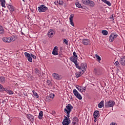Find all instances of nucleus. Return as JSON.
<instances>
[{"mask_svg": "<svg viewBox=\"0 0 125 125\" xmlns=\"http://www.w3.org/2000/svg\"><path fill=\"white\" fill-rule=\"evenodd\" d=\"M72 109H73V106L70 104H68L66 106V108H64V112L65 114H67V118H70V113L72 112Z\"/></svg>", "mask_w": 125, "mask_h": 125, "instance_id": "1", "label": "nucleus"}, {"mask_svg": "<svg viewBox=\"0 0 125 125\" xmlns=\"http://www.w3.org/2000/svg\"><path fill=\"white\" fill-rule=\"evenodd\" d=\"M38 9L39 12H45L48 9V8L44 5H41L38 7Z\"/></svg>", "mask_w": 125, "mask_h": 125, "instance_id": "2", "label": "nucleus"}, {"mask_svg": "<svg viewBox=\"0 0 125 125\" xmlns=\"http://www.w3.org/2000/svg\"><path fill=\"white\" fill-rule=\"evenodd\" d=\"M115 105V102L114 101H109L105 102V106L106 108H109V107H113Z\"/></svg>", "mask_w": 125, "mask_h": 125, "instance_id": "3", "label": "nucleus"}, {"mask_svg": "<svg viewBox=\"0 0 125 125\" xmlns=\"http://www.w3.org/2000/svg\"><path fill=\"white\" fill-rule=\"evenodd\" d=\"M65 119H63L62 124L63 125H69L71 124V120L69 117H65Z\"/></svg>", "mask_w": 125, "mask_h": 125, "instance_id": "4", "label": "nucleus"}, {"mask_svg": "<svg viewBox=\"0 0 125 125\" xmlns=\"http://www.w3.org/2000/svg\"><path fill=\"white\" fill-rule=\"evenodd\" d=\"M73 93L75 96L77 97L79 100H82L83 99V97H82V95L80 94V93L77 91V89H73Z\"/></svg>", "mask_w": 125, "mask_h": 125, "instance_id": "5", "label": "nucleus"}, {"mask_svg": "<svg viewBox=\"0 0 125 125\" xmlns=\"http://www.w3.org/2000/svg\"><path fill=\"white\" fill-rule=\"evenodd\" d=\"M86 68H87V64L86 63H82L81 65L80 66L81 72H82L83 73H84L86 70Z\"/></svg>", "mask_w": 125, "mask_h": 125, "instance_id": "6", "label": "nucleus"}, {"mask_svg": "<svg viewBox=\"0 0 125 125\" xmlns=\"http://www.w3.org/2000/svg\"><path fill=\"white\" fill-rule=\"evenodd\" d=\"M54 35H55V31L54 29H51L48 31L47 35L48 38H49L50 39L51 38H53Z\"/></svg>", "mask_w": 125, "mask_h": 125, "instance_id": "7", "label": "nucleus"}, {"mask_svg": "<svg viewBox=\"0 0 125 125\" xmlns=\"http://www.w3.org/2000/svg\"><path fill=\"white\" fill-rule=\"evenodd\" d=\"M52 77L55 79V80H58V81L62 80V75H59L56 73H53Z\"/></svg>", "mask_w": 125, "mask_h": 125, "instance_id": "8", "label": "nucleus"}, {"mask_svg": "<svg viewBox=\"0 0 125 125\" xmlns=\"http://www.w3.org/2000/svg\"><path fill=\"white\" fill-rule=\"evenodd\" d=\"M117 37H118V35L115 34L114 33H112L109 36V42H113L114 40L117 38Z\"/></svg>", "mask_w": 125, "mask_h": 125, "instance_id": "9", "label": "nucleus"}, {"mask_svg": "<svg viewBox=\"0 0 125 125\" xmlns=\"http://www.w3.org/2000/svg\"><path fill=\"white\" fill-rule=\"evenodd\" d=\"M24 55L27 59V60L29 61V62H33V59L32 58V57H31V54H30L27 52H25Z\"/></svg>", "mask_w": 125, "mask_h": 125, "instance_id": "10", "label": "nucleus"}, {"mask_svg": "<svg viewBox=\"0 0 125 125\" xmlns=\"http://www.w3.org/2000/svg\"><path fill=\"white\" fill-rule=\"evenodd\" d=\"M2 41L4 42H6V43H9V42H12V38H7V37H3L2 38Z\"/></svg>", "mask_w": 125, "mask_h": 125, "instance_id": "11", "label": "nucleus"}, {"mask_svg": "<svg viewBox=\"0 0 125 125\" xmlns=\"http://www.w3.org/2000/svg\"><path fill=\"white\" fill-rule=\"evenodd\" d=\"M83 43L84 45H88V44H90V40L87 39H83Z\"/></svg>", "mask_w": 125, "mask_h": 125, "instance_id": "12", "label": "nucleus"}, {"mask_svg": "<svg viewBox=\"0 0 125 125\" xmlns=\"http://www.w3.org/2000/svg\"><path fill=\"white\" fill-rule=\"evenodd\" d=\"M72 124L73 125H79V119L77 117H73L72 119Z\"/></svg>", "mask_w": 125, "mask_h": 125, "instance_id": "13", "label": "nucleus"}, {"mask_svg": "<svg viewBox=\"0 0 125 125\" xmlns=\"http://www.w3.org/2000/svg\"><path fill=\"white\" fill-rule=\"evenodd\" d=\"M52 54H53V55H58V47H54L52 51Z\"/></svg>", "mask_w": 125, "mask_h": 125, "instance_id": "14", "label": "nucleus"}, {"mask_svg": "<svg viewBox=\"0 0 125 125\" xmlns=\"http://www.w3.org/2000/svg\"><path fill=\"white\" fill-rule=\"evenodd\" d=\"M74 18V14H72L70 15L69 17V22L71 26L74 27V22L73 21V19Z\"/></svg>", "mask_w": 125, "mask_h": 125, "instance_id": "15", "label": "nucleus"}, {"mask_svg": "<svg viewBox=\"0 0 125 125\" xmlns=\"http://www.w3.org/2000/svg\"><path fill=\"white\" fill-rule=\"evenodd\" d=\"M26 118L31 122H34V116L31 114H28L26 115Z\"/></svg>", "mask_w": 125, "mask_h": 125, "instance_id": "16", "label": "nucleus"}, {"mask_svg": "<svg viewBox=\"0 0 125 125\" xmlns=\"http://www.w3.org/2000/svg\"><path fill=\"white\" fill-rule=\"evenodd\" d=\"M94 73L95 74V75H97L98 76L101 75V71L99 68H95L94 69Z\"/></svg>", "mask_w": 125, "mask_h": 125, "instance_id": "17", "label": "nucleus"}, {"mask_svg": "<svg viewBox=\"0 0 125 125\" xmlns=\"http://www.w3.org/2000/svg\"><path fill=\"white\" fill-rule=\"evenodd\" d=\"M9 87H8V88H5V91L8 93V94H9L10 95H12L13 94V92L11 90H9Z\"/></svg>", "mask_w": 125, "mask_h": 125, "instance_id": "18", "label": "nucleus"}, {"mask_svg": "<svg viewBox=\"0 0 125 125\" xmlns=\"http://www.w3.org/2000/svg\"><path fill=\"white\" fill-rule=\"evenodd\" d=\"M77 59H78L77 58H75L74 57H71L70 58V61H71L72 62H73L74 64H76V63L78 62V61H77Z\"/></svg>", "mask_w": 125, "mask_h": 125, "instance_id": "19", "label": "nucleus"}, {"mask_svg": "<svg viewBox=\"0 0 125 125\" xmlns=\"http://www.w3.org/2000/svg\"><path fill=\"white\" fill-rule=\"evenodd\" d=\"M98 115H99V111L96 110L93 114L94 118L96 120V118L98 117Z\"/></svg>", "mask_w": 125, "mask_h": 125, "instance_id": "20", "label": "nucleus"}, {"mask_svg": "<svg viewBox=\"0 0 125 125\" xmlns=\"http://www.w3.org/2000/svg\"><path fill=\"white\" fill-rule=\"evenodd\" d=\"M87 5H89V6H91V7H93L94 5H95V3L93 1H91L89 0L88 4Z\"/></svg>", "mask_w": 125, "mask_h": 125, "instance_id": "21", "label": "nucleus"}, {"mask_svg": "<svg viewBox=\"0 0 125 125\" xmlns=\"http://www.w3.org/2000/svg\"><path fill=\"white\" fill-rule=\"evenodd\" d=\"M83 74V71L77 72L75 74L76 78H80V77H81V76H82V75Z\"/></svg>", "mask_w": 125, "mask_h": 125, "instance_id": "22", "label": "nucleus"}, {"mask_svg": "<svg viewBox=\"0 0 125 125\" xmlns=\"http://www.w3.org/2000/svg\"><path fill=\"white\" fill-rule=\"evenodd\" d=\"M43 116V112H42V111H40L38 116V118L39 120H42V119Z\"/></svg>", "mask_w": 125, "mask_h": 125, "instance_id": "23", "label": "nucleus"}, {"mask_svg": "<svg viewBox=\"0 0 125 125\" xmlns=\"http://www.w3.org/2000/svg\"><path fill=\"white\" fill-rule=\"evenodd\" d=\"M7 8H8V9H9L10 11H12V12L14 11V7H13V6L11 5H8L7 6Z\"/></svg>", "mask_w": 125, "mask_h": 125, "instance_id": "24", "label": "nucleus"}, {"mask_svg": "<svg viewBox=\"0 0 125 125\" xmlns=\"http://www.w3.org/2000/svg\"><path fill=\"white\" fill-rule=\"evenodd\" d=\"M102 1H103V2H104V3H106V4H107L108 6H111V5H112L111 3L107 0H102Z\"/></svg>", "mask_w": 125, "mask_h": 125, "instance_id": "25", "label": "nucleus"}, {"mask_svg": "<svg viewBox=\"0 0 125 125\" xmlns=\"http://www.w3.org/2000/svg\"><path fill=\"white\" fill-rule=\"evenodd\" d=\"M6 88L3 87V86L0 84V92H3L4 91H5V89Z\"/></svg>", "mask_w": 125, "mask_h": 125, "instance_id": "26", "label": "nucleus"}, {"mask_svg": "<svg viewBox=\"0 0 125 125\" xmlns=\"http://www.w3.org/2000/svg\"><path fill=\"white\" fill-rule=\"evenodd\" d=\"M0 4L2 7H5V0H0Z\"/></svg>", "mask_w": 125, "mask_h": 125, "instance_id": "27", "label": "nucleus"}, {"mask_svg": "<svg viewBox=\"0 0 125 125\" xmlns=\"http://www.w3.org/2000/svg\"><path fill=\"white\" fill-rule=\"evenodd\" d=\"M0 82H1V83H5V78L3 76H0Z\"/></svg>", "mask_w": 125, "mask_h": 125, "instance_id": "28", "label": "nucleus"}, {"mask_svg": "<svg viewBox=\"0 0 125 125\" xmlns=\"http://www.w3.org/2000/svg\"><path fill=\"white\" fill-rule=\"evenodd\" d=\"M104 106V101H102L99 104L98 107L99 108H102Z\"/></svg>", "mask_w": 125, "mask_h": 125, "instance_id": "29", "label": "nucleus"}, {"mask_svg": "<svg viewBox=\"0 0 125 125\" xmlns=\"http://www.w3.org/2000/svg\"><path fill=\"white\" fill-rule=\"evenodd\" d=\"M76 88H77V89H78V90H79V91H80V92H83V90H82L83 87L77 85L76 86Z\"/></svg>", "mask_w": 125, "mask_h": 125, "instance_id": "30", "label": "nucleus"}, {"mask_svg": "<svg viewBox=\"0 0 125 125\" xmlns=\"http://www.w3.org/2000/svg\"><path fill=\"white\" fill-rule=\"evenodd\" d=\"M90 0H82V1L83 4L85 5H87L88 4V2H89Z\"/></svg>", "mask_w": 125, "mask_h": 125, "instance_id": "31", "label": "nucleus"}, {"mask_svg": "<svg viewBox=\"0 0 125 125\" xmlns=\"http://www.w3.org/2000/svg\"><path fill=\"white\" fill-rule=\"evenodd\" d=\"M0 34L1 35L4 34V29H3V27H2L1 26H0Z\"/></svg>", "mask_w": 125, "mask_h": 125, "instance_id": "32", "label": "nucleus"}, {"mask_svg": "<svg viewBox=\"0 0 125 125\" xmlns=\"http://www.w3.org/2000/svg\"><path fill=\"white\" fill-rule=\"evenodd\" d=\"M33 92V94L34 96H35V97H37V98H39V97H40L39 96V94H38V93L36 92L35 90H33L32 91Z\"/></svg>", "mask_w": 125, "mask_h": 125, "instance_id": "33", "label": "nucleus"}, {"mask_svg": "<svg viewBox=\"0 0 125 125\" xmlns=\"http://www.w3.org/2000/svg\"><path fill=\"white\" fill-rule=\"evenodd\" d=\"M75 4L77 7H78V8H81V7H82V5L79 2H76Z\"/></svg>", "mask_w": 125, "mask_h": 125, "instance_id": "34", "label": "nucleus"}, {"mask_svg": "<svg viewBox=\"0 0 125 125\" xmlns=\"http://www.w3.org/2000/svg\"><path fill=\"white\" fill-rule=\"evenodd\" d=\"M102 33L104 36H107L108 35V31L107 30H102Z\"/></svg>", "mask_w": 125, "mask_h": 125, "instance_id": "35", "label": "nucleus"}, {"mask_svg": "<svg viewBox=\"0 0 125 125\" xmlns=\"http://www.w3.org/2000/svg\"><path fill=\"white\" fill-rule=\"evenodd\" d=\"M95 56L96 58H97L98 61H101V57H100V56H99L97 54H96L95 55Z\"/></svg>", "mask_w": 125, "mask_h": 125, "instance_id": "36", "label": "nucleus"}, {"mask_svg": "<svg viewBox=\"0 0 125 125\" xmlns=\"http://www.w3.org/2000/svg\"><path fill=\"white\" fill-rule=\"evenodd\" d=\"M45 101L46 102H50L51 101V100L50 99V98L49 97V96H47L45 99Z\"/></svg>", "mask_w": 125, "mask_h": 125, "instance_id": "37", "label": "nucleus"}, {"mask_svg": "<svg viewBox=\"0 0 125 125\" xmlns=\"http://www.w3.org/2000/svg\"><path fill=\"white\" fill-rule=\"evenodd\" d=\"M35 72L37 75H38V76H39V75L41 74V73L40 72V70L38 69V68H36L35 69Z\"/></svg>", "mask_w": 125, "mask_h": 125, "instance_id": "38", "label": "nucleus"}, {"mask_svg": "<svg viewBox=\"0 0 125 125\" xmlns=\"http://www.w3.org/2000/svg\"><path fill=\"white\" fill-rule=\"evenodd\" d=\"M55 96V95H54L53 93L50 94L49 98H51L52 99H53L54 98V97Z\"/></svg>", "mask_w": 125, "mask_h": 125, "instance_id": "39", "label": "nucleus"}, {"mask_svg": "<svg viewBox=\"0 0 125 125\" xmlns=\"http://www.w3.org/2000/svg\"><path fill=\"white\" fill-rule=\"evenodd\" d=\"M75 65H76V68H78L79 70H81V66H80L79 64H78V62H76L75 63Z\"/></svg>", "mask_w": 125, "mask_h": 125, "instance_id": "40", "label": "nucleus"}, {"mask_svg": "<svg viewBox=\"0 0 125 125\" xmlns=\"http://www.w3.org/2000/svg\"><path fill=\"white\" fill-rule=\"evenodd\" d=\"M73 57L75 58H78V55H77V53H76V52H74L73 53Z\"/></svg>", "mask_w": 125, "mask_h": 125, "instance_id": "41", "label": "nucleus"}, {"mask_svg": "<svg viewBox=\"0 0 125 125\" xmlns=\"http://www.w3.org/2000/svg\"><path fill=\"white\" fill-rule=\"evenodd\" d=\"M31 56L32 57V58H33V59H37V57L35 55L31 54Z\"/></svg>", "mask_w": 125, "mask_h": 125, "instance_id": "42", "label": "nucleus"}, {"mask_svg": "<svg viewBox=\"0 0 125 125\" xmlns=\"http://www.w3.org/2000/svg\"><path fill=\"white\" fill-rule=\"evenodd\" d=\"M63 2L62 0H59V4H60V5H63Z\"/></svg>", "mask_w": 125, "mask_h": 125, "instance_id": "43", "label": "nucleus"}, {"mask_svg": "<svg viewBox=\"0 0 125 125\" xmlns=\"http://www.w3.org/2000/svg\"><path fill=\"white\" fill-rule=\"evenodd\" d=\"M63 42H65V44H66V45H68V41H67V40L64 39Z\"/></svg>", "mask_w": 125, "mask_h": 125, "instance_id": "44", "label": "nucleus"}, {"mask_svg": "<svg viewBox=\"0 0 125 125\" xmlns=\"http://www.w3.org/2000/svg\"><path fill=\"white\" fill-rule=\"evenodd\" d=\"M86 89V88H85V87H82V90L83 91V92H85Z\"/></svg>", "mask_w": 125, "mask_h": 125, "instance_id": "45", "label": "nucleus"}, {"mask_svg": "<svg viewBox=\"0 0 125 125\" xmlns=\"http://www.w3.org/2000/svg\"><path fill=\"white\" fill-rule=\"evenodd\" d=\"M114 65H115V66H117V65H119V62H118V61L115 62L114 63Z\"/></svg>", "mask_w": 125, "mask_h": 125, "instance_id": "46", "label": "nucleus"}, {"mask_svg": "<svg viewBox=\"0 0 125 125\" xmlns=\"http://www.w3.org/2000/svg\"><path fill=\"white\" fill-rule=\"evenodd\" d=\"M110 125H117V124L116 123L112 122L110 124Z\"/></svg>", "mask_w": 125, "mask_h": 125, "instance_id": "47", "label": "nucleus"}, {"mask_svg": "<svg viewBox=\"0 0 125 125\" xmlns=\"http://www.w3.org/2000/svg\"><path fill=\"white\" fill-rule=\"evenodd\" d=\"M94 122H95V123H96V119H95L94 118Z\"/></svg>", "mask_w": 125, "mask_h": 125, "instance_id": "48", "label": "nucleus"}, {"mask_svg": "<svg viewBox=\"0 0 125 125\" xmlns=\"http://www.w3.org/2000/svg\"><path fill=\"white\" fill-rule=\"evenodd\" d=\"M70 99H71L72 100H73V97L71 96V97H70Z\"/></svg>", "mask_w": 125, "mask_h": 125, "instance_id": "49", "label": "nucleus"}, {"mask_svg": "<svg viewBox=\"0 0 125 125\" xmlns=\"http://www.w3.org/2000/svg\"><path fill=\"white\" fill-rule=\"evenodd\" d=\"M110 19H113V20H114V19H113V16L112 17L110 18Z\"/></svg>", "mask_w": 125, "mask_h": 125, "instance_id": "50", "label": "nucleus"}, {"mask_svg": "<svg viewBox=\"0 0 125 125\" xmlns=\"http://www.w3.org/2000/svg\"><path fill=\"white\" fill-rule=\"evenodd\" d=\"M3 11H4V10H3V8H2Z\"/></svg>", "mask_w": 125, "mask_h": 125, "instance_id": "51", "label": "nucleus"}, {"mask_svg": "<svg viewBox=\"0 0 125 125\" xmlns=\"http://www.w3.org/2000/svg\"><path fill=\"white\" fill-rule=\"evenodd\" d=\"M23 1H25V0H22Z\"/></svg>", "mask_w": 125, "mask_h": 125, "instance_id": "52", "label": "nucleus"}]
</instances>
